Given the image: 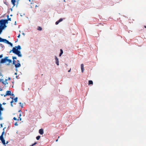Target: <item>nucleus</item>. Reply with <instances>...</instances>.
Here are the masks:
<instances>
[{
    "mask_svg": "<svg viewBox=\"0 0 146 146\" xmlns=\"http://www.w3.org/2000/svg\"><path fill=\"white\" fill-rule=\"evenodd\" d=\"M4 42L7 44H9V43L10 42L6 39L2 38L0 37V42Z\"/></svg>",
    "mask_w": 146,
    "mask_h": 146,
    "instance_id": "39448f33",
    "label": "nucleus"
},
{
    "mask_svg": "<svg viewBox=\"0 0 146 146\" xmlns=\"http://www.w3.org/2000/svg\"><path fill=\"white\" fill-rule=\"evenodd\" d=\"M59 21H57L55 23V24L56 25H57L59 23Z\"/></svg>",
    "mask_w": 146,
    "mask_h": 146,
    "instance_id": "a878e982",
    "label": "nucleus"
},
{
    "mask_svg": "<svg viewBox=\"0 0 146 146\" xmlns=\"http://www.w3.org/2000/svg\"><path fill=\"white\" fill-rule=\"evenodd\" d=\"M40 136H37L36 137V139L37 140H39L40 139Z\"/></svg>",
    "mask_w": 146,
    "mask_h": 146,
    "instance_id": "412c9836",
    "label": "nucleus"
},
{
    "mask_svg": "<svg viewBox=\"0 0 146 146\" xmlns=\"http://www.w3.org/2000/svg\"><path fill=\"white\" fill-rule=\"evenodd\" d=\"M13 119L15 120H17L18 121H19V119H17L15 117H14Z\"/></svg>",
    "mask_w": 146,
    "mask_h": 146,
    "instance_id": "bb28decb",
    "label": "nucleus"
},
{
    "mask_svg": "<svg viewBox=\"0 0 146 146\" xmlns=\"http://www.w3.org/2000/svg\"><path fill=\"white\" fill-rule=\"evenodd\" d=\"M14 125H15V126H17V125H18V123H17V122H15V123Z\"/></svg>",
    "mask_w": 146,
    "mask_h": 146,
    "instance_id": "c85d7f7f",
    "label": "nucleus"
},
{
    "mask_svg": "<svg viewBox=\"0 0 146 146\" xmlns=\"http://www.w3.org/2000/svg\"><path fill=\"white\" fill-rule=\"evenodd\" d=\"M60 52L59 55V56H61L62 54L63 53V50L62 49H60Z\"/></svg>",
    "mask_w": 146,
    "mask_h": 146,
    "instance_id": "4468645a",
    "label": "nucleus"
},
{
    "mask_svg": "<svg viewBox=\"0 0 146 146\" xmlns=\"http://www.w3.org/2000/svg\"><path fill=\"white\" fill-rule=\"evenodd\" d=\"M17 62H18V63H20V61H19V60H17Z\"/></svg>",
    "mask_w": 146,
    "mask_h": 146,
    "instance_id": "4c0bfd02",
    "label": "nucleus"
},
{
    "mask_svg": "<svg viewBox=\"0 0 146 146\" xmlns=\"http://www.w3.org/2000/svg\"><path fill=\"white\" fill-rule=\"evenodd\" d=\"M39 132L40 134H43L44 133L43 129H40L39 131Z\"/></svg>",
    "mask_w": 146,
    "mask_h": 146,
    "instance_id": "6e6552de",
    "label": "nucleus"
},
{
    "mask_svg": "<svg viewBox=\"0 0 146 146\" xmlns=\"http://www.w3.org/2000/svg\"><path fill=\"white\" fill-rule=\"evenodd\" d=\"M0 24L1 25H1L2 26H3V25H5L3 19L0 20Z\"/></svg>",
    "mask_w": 146,
    "mask_h": 146,
    "instance_id": "9d476101",
    "label": "nucleus"
},
{
    "mask_svg": "<svg viewBox=\"0 0 146 146\" xmlns=\"http://www.w3.org/2000/svg\"><path fill=\"white\" fill-rule=\"evenodd\" d=\"M93 84V82L92 80H89L88 81V84Z\"/></svg>",
    "mask_w": 146,
    "mask_h": 146,
    "instance_id": "ddd939ff",
    "label": "nucleus"
},
{
    "mask_svg": "<svg viewBox=\"0 0 146 146\" xmlns=\"http://www.w3.org/2000/svg\"><path fill=\"white\" fill-rule=\"evenodd\" d=\"M2 32V31H0V34Z\"/></svg>",
    "mask_w": 146,
    "mask_h": 146,
    "instance_id": "79ce46f5",
    "label": "nucleus"
},
{
    "mask_svg": "<svg viewBox=\"0 0 146 146\" xmlns=\"http://www.w3.org/2000/svg\"><path fill=\"white\" fill-rule=\"evenodd\" d=\"M17 99L18 98L17 97H16L14 99V101L15 102H17Z\"/></svg>",
    "mask_w": 146,
    "mask_h": 146,
    "instance_id": "aec40b11",
    "label": "nucleus"
},
{
    "mask_svg": "<svg viewBox=\"0 0 146 146\" xmlns=\"http://www.w3.org/2000/svg\"><path fill=\"white\" fill-rule=\"evenodd\" d=\"M15 60H13V64L15 65L16 68H17L21 66V65L20 63L17 62V64H15Z\"/></svg>",
    "mask_w": 146,
    "mask_h": 146,
    "instance_id": "20e7f679",
    "label": "nucleus"
},
{
    "mask_svg": "<svg viewBox=\"0 0 146 146\" xmlns=\"http://www.w3.org/2000/svg\"><path fill=\"white\" fill-rule=\"evenodd\" d=\"M21 110H19V112H21Z\"/></svg>",
    "mask_w": 146,
    "mask_h": 146,
    "instance_id": "37998d69",
    "label": "nucleus"
},
{
    "mask_svg": "<svg viewBox=\"0 0 146 146\" xmlns=\"http://www.w3.org/2000/svg\"><path fill=\"white\" fill-rule=\"evenodd\" d=\"M81 68L82 72L83 73L84 71V66L83 64H82L81 65Z\"/></svg>",
    "mask_w": 146,
    "mask_h": 146,
    "instance_id": "1a4fd4ad",
    "label": "nucleus"
},
{
    "mask_svg": "<svg viewBox=\"0 0 146 146\" xmlns=\"http://www.w3.org/2000/svg\"><path fill=\"white\" fill-rule=\"evenodd\" d=\"M8 143V141H7L6 143L7 144Z\"/></svg>",
    "mask_w": 146,
    "mask_h": 146,
    "instance_id": "a19ab883",
    "label": "nucleus"
},
{
    "mask_svg": "<svg viewBox=\"0 0 146 146\" xmlns=\"http://www.w3.org/2000/svg\"><path fill=\"white\" fill-rule=\"evenodd\" d=\"M11 1L13 5V6H14L15 5V3L16 2L15 0H11Z\"/></svg>",
    "mask_w": 146,
    "mask_h": 146,
    "instance_id": "f8f14e48",
    "label": "nucleus"
},
{
    "mask_svg": "<svg viewBox=\"0 0 146 146\" xmlns=\"http://www.w3.org/2000/svg\"><path fill=\"white\" fill-rule=\"evenodd\" d=\"M7 79H5V81H3L2 82L3 84H4L5 85H6V84H8V83L7 82Z\"/></svg>",
    "mask_w": 146,
    "mask_h": 146,
    "instance_id": "9b49d317",
    "label": "nucleus"
},
{
    "mask_svg": "<svg viewBox=\"0 0 146 146\" xmlns=\"http://www.w3.org/2000/svg\"><path fill=\"white\" fill-rule=\"evenodd\" d=\"M8 44L10 45L11 46H13V44L10 42H9Z\"/></svg>",
    "mask_w": 146,
    "mask_h": 146,
    "instance_id": "c756f323",
    "label": "nucleus"
},
{
    "mask_svg": "<svg viewBox=\"0 0 146 146\" xmlns=\"http://www.w3.org/2000/svg\"><path fill=\"white\" fill-rule=\"evenodd\" d=\"M63 20V19L62 18H61L59 20H58L59 21V22L62 21Z\"/></svg>",
    "mask_w": 146,
    "mask_h": 146,
    "instance_id": "cd10ccee",
    "label": "nucleus"
},
{
    "mask_svg": "<svg viewBox=\"0 0 146 146\" xmlns=\"http://www.w3.org/2000/svg\"><path fill=\"white\" fill-rule=\"evenodd\" d=\"M3 104H5V103H3Z\"/></svg>",
    "mask_w": 146,
    "mask_h": 146,
    "instance_id": "8fccbe9b",
    "label": "nucleus"
},
{
    "mask_svg": "<svg viewBox=\"0 0 146 146\" xmlns=\"http://www.w3.org/2000/svg\"><path fill=\"white\" fill-rule=\"evenodd\" d=\"M1 106L2 105L0 104V111L3 110V108H2Z\"/></svg>",
    "mask_w": 146,
    "mask_h": 146,
    "instance_id": "5701e85b",
    "label": "nucleus"
},
{
    "mask_svg": "<svg viewBox=\"0 0 146 146\" xmlns=\"http://www.w3.org/2000/svg\"><path fill=\"white\" fill-rule=\"evenodd\" d=\"M37 143V142H35L33 144L31 145H30V146H34Z\"/></svg>",
    "mask_w": 146,
    "mask_h": 146,
    "instance_id": "4be33fe9",
    "label": "nucleus"
},
{
    "mask_svg": "<svg viewBox=\"0 0 146 146\" xmlns=\"http://www.w3.org/2000/svg\"><path fill=\"white\" fill-rule=\"evenodd\" d=\"M3 54L0 55V58H2L3 57Z\"/></svg>",
    "mask_w": 146,
    "mask_h": 146,
    "instance_id": "2f4dec72",
    "label": "nucleus"
},
{
    "mask_svg": "<svg viewBox=\"0 0 146 146\" xmlns=\"http://www.w3.org/2000/svg\"><path fill=\"white\" fill-rule=\"evenodd\" d=\"M12 98V99L13 100H12V101L10 102V103H11V106L13 107V105L12 104V103L13 102V98Z\"/></svg>",
    "mask_w": 146,
    "mask_h": 146,
    "instance_id": "f3484780",
    "label": "nucleus"
},
{
    "mask_svg": "<svg viewBox=\"0 0 146 146\" xmlns=\"http://www.w3.org/2000/svg\"><path fill=\"white\" fill-rule=\"evenodd\" d=\"M37 29L38 31H41L42 30V28L41 27L38 26V27Z\"/></svg>",
    "mask_w": 146,
    "mask_h": 146,
    "instance_id": "2eb2a0df",
    "label": "nucleus"
},
{
    "mask_svg": "<svg viewBox=\"0 0 146 146\" xmlns=\"http://www.w3.org/2000/svg\"><path fill=\"white\" fill-rule=\"evenodd\" d=\"M58 141V139H57V140H56V142H57V141Z\"/></svg>",
    "mask_w": 146,
    "mask_h": 146,
    "instance_id": "a18cd8bd",
    "label": "nucleus"
},
{
    "mask_svg": "<svg viewBox=\"0 0 146 146\" xmlns=\"http://www.w3.org/2000/svg\"><path fill=\"white\" fill-rule=\"evenodd\" d=\"M145 28H146V26H145Z\"/></svg>",
    "mask_w": 146,
    "mask_h": 146,
    "instance_id": "de8ad7c7",
    "label": "nucleus"
},
{
    "mask_svg": "<svg viewBox=\"0 0 146 146\" xmlns=\"http://www.w3.org/2000/svg\"><path fill=\"white\" fill-rule=\"evenodd\" d=\"M8 57L6 56L4 58L2 59L0 61V63H4L7 61L9 62V63L7 65H9L10 63L12 62V60L11 59H8Z\"/></svg>",
    "mask_w": 146,
    "mask_h": 146,
    "instance_id": "f03ea898",
    "label": "nucleus"
},
{
    "mask_svg": "<svg viewBox=\"0 0 146 146\" xmlns=\"http://www.w3.org/2000/svg\"><path fill=\"white\" fill-rule=\"evenodd\" d=\"M21 114L20 113L19 115V117H20L21 116Z\"/></svg>",
    "mask_w": 146,
    "mask_h": 146,
    "instance_id": "58836bf2",
    "label": "nucleus"
},
{
    "mask_svg": "<svg viewBox=\"0 0 146 146\" xmlns=\"http://www.w3.org/2000/svg\"><path fill=\"white\" fill-rule=\"evenodd\" d=\"M19 104H21V102H20V103H19Z\"/></svg>",
    "mask_w": 146,
    "mask_h": 146,
    "instance_id": "c03bdc74",
    "label": "nucleus"
},
{
    "mask_svg": "<svg viewBox=\"0 0 146 146\" xmlns=\"http://www.w3.org/2000/svg\"><path fill=\"white\" fill-rule=\"evenodd\" d=\"M12 15H11V16H12Z\"/></svg>",
    "mask_w": 146,
    "mask_h": 146,
    "instance_id": "09e8293b",
    "label": "nucleus"
},
{
    "mask_svg": "<svg viewBox=\"0 0 146 146\" xmlns=\"http://www.w3.org/2000/svg\"><path fill=\"white\" fill-rule=\"evenodd\" d=\"M3 20L4 23L5 25L6 23H8V21L7 20H7L3 19Z\"/></svg>",
    "mask_w": 146,
    "mask_h": 146,
    "instance_id": "dca6fc26",
    "label": "nucleus"
},
{
    "mask_svg": "<svg viewBox=\"0 0 146 146\" xmlns=\"http://www.w3.org/2000/svg\"><path fill=\"white\" fill-rule=\"evenodd\" d=\"M1 111H0V115H1Z\"/></svg>",
    "mask_w": 146,
    "mask_h": 146,
    "instance_id": "49530a36",
    "label": "nucleus"
},
{
    "mask_svg": "<svg viewBox=\"0 0 146 146\" xmlns=\"http://www.w3.org/2000/svg\"><path fill=\"white\" fill-rule=\"evenodd\" d=\"M71 70V68H70V69L68 71V72H70Z\"/></svg>",
    "mask_w": 146,
    "mask_h": 146,
    "instance_id": "f704fd0d",
    "label": "nucleus"
},
{
    "mask_svg": "<svg viewBox=\"0 0 146 146\" xmlns=\"http://www.w3.org/2000/svg\"><path fill=\"white\" fill-rule=\"evenodd\" d=\"M12 58L13 59V60H15V59H16L17 58L16 57L13 56Z\"/></svg>",
    "mask_w": 146,
    "mask_h": 146,
    "instance_id": "393cba45",
    "label": "nucleus"
},
{
    "mask_svg": "<svg viewBox=\"0 0 146 146\" xmlns=\"http://www.w3.org/2000/svg\"><path fill=\"white\" fill-rule=\"evenodd\" d=\"M3 29V26L0 25V31H2Z\"/></svg>",
    "mask_w": 146,
    "mask_h": 146,
    "instance_id": "a211bd4d",
    "label": "nucleus"
},
{
    "mask_svg": "<svg viewBox=\"0 0 146 146\" xmlns=\"http://www.w3.org/2000/svg\"><path fill=\"white\" fill-rule=\"evenodd\" d=\"M3 54L0 55V58H2L3 57Z\"/></svg>",
    "mask_w": 146,
    "mask_h": 146,
    "instance_id": "473e14b6",
    "label": "nucleus"
},
{
    "mask_svg": "<svg viewBox=\"0 0 146 146\" xmlns=\"http://www.w3.org/2000/svg\"><path fill=\"white\" fill-rule=\"evenodd\" d=\"M19 120L21 121L22 120V119L20 117H19Z\"/></svg>",
    "mask_w": 146,
    "mask_h": 146,
    "instance_id": "72a5a7b5",
    "label": "nucleus"
},
{
    "mask_svg": "<svg viewBox=\"0 0 146 146\" xmlns=\"http://www.w3.org/2000/svg\"><path fill=\"white\" fill-rule=\"evenodd\" d=\"M7 20L8 21H11V18H9V15H7Z\"/></svg>",
    "mask_w": 146,
    "mask_h": 146,
    "instance_id": "6ab92c4d",
    "label": "nucleus"
},
{
    "mask_svg": "<svg viewBox=\"0 0 146 146\" xmlns=\"http://www.w3.org/2000/svg\"><path fill=\"white\" fill-rule=\"evenodd\" d=\"M4 133V131H3L2 132L1 135L0 136V139L1 141L2 142V143L3 144L5 145V143H6L5 142V140L4 139V137H3V135Z\"/></svg>",
    "mask_w": 146,
    "mask_h": 146,
    "instance_id": "7ed1b4c3",
    "label": "nucleus"
},
{
    "mask_svg": "<svg viewBox=\"0 0 146 146\" xmlns=\"http://www.w3.org/2000/svg\"><path fill=\"white\" fill-rule=\"evenodd\" d=\"M8 80H11V78L10 77H9L8 78Z\"/></svg>",
    "mask_w": 146,
    "mask_h": 146,
    "instance_id": "e433bc0d",
    "label": "nucleus"
},
{
    "mask_svg": "<svg viewBox=\"0 0 146 146\" xmlns=\"http://www.w3.org/2000/svg\"><path fill=\"white\" fill-rule=\"evenodd\" d=\"M0 46H1L2 48H3L4 47V46L2 44H0Z\"/></svg>",
    "mask_w": 146,
    "mask_h": 146,
    "instance_id": "7c9ffc66",
    "label": "nucleus"
},
{
    "mask_svg": "<svg viewBox=\"0 0 146 146\" xmlns=\"http://www.w3.org/2000/svg\"><path fill=\"white\" fill-rule=\"evenodd\" d=\"M21 107L22 108H23V105H21Z\"/></svg>",
    "mask_w": 146,
    "mask_h": 146,
    "instance_id": "ea45409f",
    "label": "nucleus"
},
{
    "mask_svg": "<svg viewBox=\"0 0 146 146\" xmlns=\"http://www.w3.org/2000/svg\"><path fill=\"white\" fill-rule=\"evenodd\" d=\"M20 34H19V35H18V36H17V37H18V38H19V37H20Z\"/></svg>",
    "mask_w": 146,
    "mask_h": 146,
    "instance_id": "c9c22d12",
    "label": "nucleus"
},
{
    "mask_svg": "<svg viewBox=\"0 0 146 146\" xmlns=\"http://www.w3.org/2000/svg\"><path fill=\"white\" fill-rule=\"evenodd\" d=\"M7 27V26L5 25H4L3 26V29H4L5 28Z\"/></svg>",
    "mask_w": 146,
    "mask_h": 146,
    "instance_id": "b1692460",
    "label": "nucleus"
},
{
    "mask_svg": "<svg viewBox=\"0 0 146 146\" xmlns=\"http://www.w3.org/2000/svg\"><path fill=\"white\" fill-rule=\"evenodd\" d=\"M21 47L20 45L15 46V47L13 48L12 50L9 52V53H10L12 51L13 53L17 55L19 57H21L22 56V55L21 54L20 51L19 50H21Z\"/></svg>",
    "mask_w": 146,
    "mask_h": 146,
    "instance_id": "f257e3e1",
    "label": "nucleus"
},
{
    "mask_svg": "<svg viewBox=\"0 0 146 146\" xmlns=\"http://www.w3.org/2000/svg\"><path fill=\"white\" fill-rule=\"evenodd\" d=\"M55 59L56 60V63L57 65H59V64L58 59L56 56H55Z\"/></svg>",
    "mask_w": 146,
    "mask_h": 146,
    "instance_id": "0eeeda50",
    "label": "nucleus"
},
{
    "mask_svg": "<svg viewBox=\"0 0 146 146\" xmlns=\"http://www.w3.org/2000/svg\"><path fill=\"white\" fill-rule=\"evenodd\" d=\"M11 92L10 91H7L6 92V94L4 95V97H5L6 96L11 95Z\"/></svg>",
    "mask_w": 146,
    "mask_h": 146,
    "instance_id": "423d86ee",
    "label": "nucleus"
}]
</instances>
